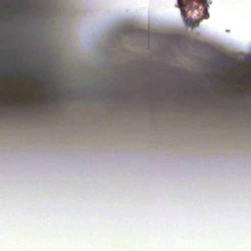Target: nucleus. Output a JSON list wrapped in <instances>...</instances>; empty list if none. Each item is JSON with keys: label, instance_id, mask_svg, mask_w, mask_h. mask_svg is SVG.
<instances>
[{"label": "nucleus", "instance_id": "obj_1", "mask_svg": "<svg viewBox=\"0 0 251 251\" xmlns=\"http://www.w3.org/2000/svg\"><path fill=\"white\" fill-rule=\"evenodd\" d=\"M201 4L204 6V14L202 18H199L197 21L187 18L181 9V14L183 17V20L187 26L194 28L198 26L199 23L201 22L203 19H208L209 17L208 13V4L207 0H177V4L180 8H194L198 9L199 4Z\"/></svg>", "mask_w": 251, "mask_h": 251}, {"label": "nucleus", "instance_id": "obj_2", "mask_svg": "<svg viewBox=\"0 0 251 251\" xmlns=\"http://www.w3.org/2000/svg\"><path fill=\"white\" fill-rule=\"evenodd\" d=\"M15 76H18V75L17 74H15Z\"/></svg>", "mask_w": 251, "mask_h": 251}]
</instances>
